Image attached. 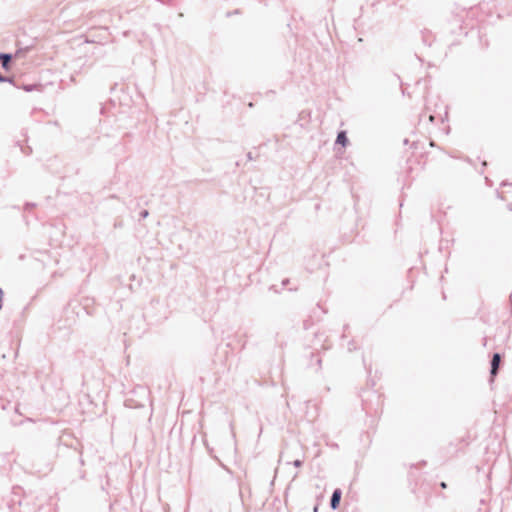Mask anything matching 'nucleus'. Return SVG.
Wrapping results in <instances>:
<instances>
[{"label": "nucleus", "instance_id": "f257e3e1", "mask_svg": "<svg viewBox=\"0 0 512 512\" xmlns=\"http://www.w3.org/2000/svg\"><path fill=\"white\" fill-rule=\"evenodd\" d=\"M501 357L498 353H495L492 357L491 361V375L495 376L498 372L499 365H500Z\"/></svg>", "mask_w": 512, "mask_h": 512}, {"label": "nucleus", "instance_id": "f03ea898", "mask_svg": "<svg viewBox=\"0 0 512 512\" xmlns=\"http://www.w3.org/2000/svg\"><path fill=\"white\" fill-rule=\"evenodd\" d=\"M340 499H341V491L339 489H336L333 492L332 497H331L330 505H331L332 509H336L338 507Z\"/></svg>", "mask_w": 512, "mask_h": 512}, {"label": "nucleus", "instance_id": "7ed1b4c3", "mask_svg": "<svg viewBox=\"0 0 512 512\" xmlns=\"http://www.w3.org/2000/svg\"><path fill=\"white\" fill-rule=\"evenodd\" d=\"M11 60V55L2 54L0 55V62L4 68H7Z\"/></svg>", "mask_w": 512, "mask_h": 512}, {"label": "nucleus", "instance_id": "20e7f679", "mask_svg": "<svg viewBox=\"0 0 512 512\" xmlns=\"http://www.w3.org/2000/svg\"><path fill=\"white\" fill-rule=\"evenodd\" d=\"M337 143L339 144H342V145H345L346 142H347V137L345 135L344 132H340L337 136V140H336Z\"/></svg>", "mask_w": 512, "mask_h": 512}, {"label": "nucleus", "instance_id": "39448f33", "mask_svg": "<svg viewBox=\"0 0 512 512\" xmlns=\"http://www.w3.org/2000/svg\"><path fill=\"white\" fill-rule=\"evenodd\" d=\"M293 464H294L295 467H300L302 465V461L301 460H295L293 462Z\"/></svg>", "mask_w": 512, "mask_h": 512}, {"label": "nucleus", "instance_id": "423d86ee", "mask_svg": "<svg viewBox=\"0 0 512 512\" xmlns=\"http://www.w3.org/2000/svg\"><path fill=\"white\" fill-rule=\"evenodd\" d=\"M441 487H442V488H446V483H445V482H442V483H441Z\"/></svg>", "mask_w": 512, "mask_h": 512}, {"label": "nucleus", "instance_id": "0eeeda50", "mask_svg": "<svg viewBox=\"0 0 512 512\" xmlns=\"http://www.w3.org/2000/svg\"><path fill=\"white\" fill-rule=\"evenodd\" d=\"M148 215V212L147 211H144L143 212V216H147Z\"/></svg>", "mask_w": 512, "mask_h": 512}, {"label": "nucleus", "instance_id": "6e6552de", "mask_svg": "<svg viewBox=\"0 0 512 512\" xmlns=\"http://www.w3.org/2000/svg\"><path fill=\"white\" fill-rule=\"evenodd\" d=\"M430 121H433L434 120V117L433 116H430L429 117Z\"/></svg>", "mask_w": 512, "mask_h": 512}, {"label": "nucleus", "instance_id": "1a4fd4ad", "mask_svg": "<svg viewBox=\"0 0 512 512\" xmlns=\"http://www.w3.org/2000/svg\"><path fill=\"white\" fill-rule=\"evenodd\" d=\"M314 512H317V507L314 508Z\"/></svg>", "mask_w": 512, "mask_h": 512}]
</instances>
